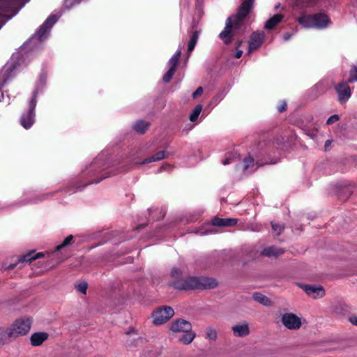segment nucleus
<instances>
[{
	"instance_id": "obj_19",
	"label": "nucleus",
	"mask_w": 357,
	"mask_h": 357,
	"mask_svg": "<svg viewBox=\"0 0 357 357\" xmlns=\"http://www.w3.org/2000/svg\"><path fill=\"white\" fill-rule=\"evenodd\" d=\"M232 331L237 337H245L250 333L248 325L246 324L235 325L232 327Z\"/></svg>"
},
{
	"instance_id": "obj_34",
	"label": "nucleus",
	"mask_w": 357,
	"mask_h": 357,
	"mask_svg": "<svg viewBox=\"0 0 357 357\" xmlns=\"http://www.w3.org/2000/svg\"><path fill=\"white\" fill-rule=\"evenodd\" d=\"M88 284L85 282L78 284L76 287L77 290L84 294H86Z\"/></svg>"
},
{
	"instance_id": "obj_31",
	"label": "nucleus",
	"mask_w": 357,
	"mask_h": 357,
	"mask_svg": "<svg viewBox=\"0 0 357 357\" xmlns=\"http://www.w3.org/2000/svg\"><path fill=\"white\" fill-rule=\"evenodd\" d=\"M271 227L272 229L276 232L278 236L280 235L284 229V225L283 224H278L273 222H271Z\"/></svg>"
},
{
	"instance_id": "obj_9",
	"label": "nucleus",
	"mask_w": 357,
	"mask_h": 357,
	"mask_svg": "<svg viewBox=\"0 0 357 357\" xmlns=\"http://www.w3.org/2000/svg\"><path fill=\"white\" fill-rule=\"evenodd\" d=\"M281 321L282 324L289 330H296L301 326V319L295 314L288 312L282 316Z\"/></svg>"
},
{
	"instance_id": "obj_28",
	"label": "nucleus",
	"mask_w": 357,
	"mask_h": 357,
	"mask_svg": "<svg viewBox=\"0 0 357 357\" xmlns=\"http://www.w3.org/2000/svg\"><path fill=\"white\" fill-rule=\"evenodd\" d=\"M202 110V105L199 104V105H197L195 106V107L194 108V109L192 110V112H191V114H190V120L192 121V122H194L195 121L198 116H199Z\"/></svg>"
},
{
	"instance_id": "obj_1",
	"label": "nucleus",
	"mask_w": 357,
	"mask_h": 357,
	"mask_svg": "<svg viewBox=\"0 0 357 357\" xmlns=\"http://www.w3.org/2000/svg\"><path fill=\"white\" fill-rule=\"evenodd\" d=\"M255 0H243L236 14L229 17L225 27L219 34V38L227 45L230 44L243 24L244 19L253 8Z\"/></svg>"
},
{
	"instance_id": "obj_37",
	"label": "nucleus",
	"mask_w": 357,
	"mask_h": 357,
	"mask_svg": "<svg viewBox=\"0 0 357 357\" xmlns=\"http://www.w3.org/2000/svg\"><path fill=\"white\" fill-rule=\"evenodd\" d=\"M340 119V116L339 115L337 114H333L332 116H331L326 121V123L328 125H331V124H333L335 122H337V121H339Z\"/></svg>"
},
{
	"instance_id": "obj_44",
	"label": "nucleus",
	"mask_w": 357,
	"mask_h": 357,
	"mask_svg": "<svg viewBox=\"0 0 357 357\" xmlns=\"http://www.w3.org/2000/svg\"><path fill=\"white\" fill-rule=\"evenodd\" d=\"M291 36H292V35H291V33H284V36H283V40H284V41H287V40H289L291 38Z\"/></svg>"
},
{
	"instance_id": "obj_38",
	"label": "nucleus",
	"mask_w": 357,
	"mask_h": 357,
	"mask_svg": "<svg viewBox=\"0 0 357 357\" xmlns=\"http://www.w3.org/2000/svg\"><path fill=\"white\" fill-rule=\"evenodd\" d=\"M287 107V102L285 101H282L281 105H280L278 107V110L279 112L282 113V112H284V111H286Z\"/></svg>"
},
{
	"instance_id": "obj_36",
	"label": "nucleus",
	"mask_w": 357,
	"mask_h": 357,
	"mask_svg": "<svg viewBox=\"0 0 357 357\" xmlns=\"http://www.w3.org/2000/svg\"><path fill=\"white\" fill-rule=\"evenodd\" d=\"M182 274V271L177 267H173L170 272V276L172 278H176Z\"/></svg>"
},
{
	"instance_id": "obj_15",
	"label": "nucleus",
	"mask_w": 357,
	"mask_h": 357,
	"mask_svg": "<svg viewBox=\"0 0 357 357\" xmlns=\"http://www.w3.org/2000/svg\"><path fill=\"white\" fill-rule=\"evenodd\" d=\"M49 334L46 332H37L31 335L30 341L32 346L37 347L41 345L48 339Z\"/></svg>"
},
{
	"instance_id": "obj_23",
	"label": "nucleus",
	"mask_w": 357,
	"mask_h": 357,
	"mask_svg": "<svg viewBox=\"0 0 357 357\" xmlns=\"http://www.w3.org/2000/svg\"><path fill=\"white\" fill-rule=\"evenodd\" d=\"M252 298L255 301L265 306L271 305L272 301H271V299L261 293H254L252 294Z\"/></svg>"
},
{
	"instance_id": "obj_4",
	"label": "nucleus",
	"mask_w": 357,
	"mask_h": 357,
	"mask_svg": "<svg viewBox=\"0 0 357 357\" xmlns=\"http://www.w3.org/2000/svg\"><path fill=\"white\" fill-rule=\"evenodd\" d=\"M297 21L305 28L317 29H324L331 23L329 17L324 13L303 15L299 17Z\"/></svg>"
},
{
	"instance_id": "obj_5",
	"label": "nucleus",
	"mask_w": 357,
	"mask_h": 357,
	"mask_svg": "<svg viewBox=\"0 0 357 357\" xmlns=\"http://www.w3.org/2000/svg\"><path fill=\"white\" fill-rule=\"evenodd\" d=\"M37 92L34 91L33 96L29 101V109L26 112L22 113L20 117V124L25 129H29L35 122V109L37 103Z\"/></svg>"
},
{
	"instance_id": "obj_40",
	"label": "nucleus",
	"mask_w": 357,
	"mask_h": 357,
	"mask_svg": "<svg viewBox=\"0 0 357 357\" xmlns=\"http://www.w3.org/2000/svg\"><path fill=\"white\" fill-rule=\"evenodd\" d=\"M71 0H66L65 1V3H64V7L69 10L70 8H71L73 7V6L74 5L73 3L70 2Z\"/></svg>"
},
{
	"instance_id": "obj_17",
	"label": "nucleus",
	"mask_w": 357,
	"mask_h": 357,
	"mask_svg": "<svg viewBox=\"0 0 357 357\" xmlns=\"http://www.w3.org/2000/svg\"><path fill=\"white\" fill-rule=\"evenodd\" d=\"M283 18L284 15L282 14L274 15L266 21L264 25V29L266 30H271L274 29L280 22H282Z\"/></svg>"
},
{
	"instance_id": "obj_46",
	"label": "nucleus",
	"mask_w": 357,
	"mask_h": 357,
	"mask_svg": "<svg viewBox=\"0 0 357 357\" xmlns=\"http://www.w3.org/2000/svg\"><path fill=\"white\" fill-rule=\"evenodd\" d=\"M169 167H170V166H169V165H168V164L162 165L160 167V169H159V170H158V172H162V171H163V170H166V169H167V168H169Z\"/></svg>"
},
{
	"instance_id": "obj_26",
	"label": "nucleus",
	"mask_w": 357,
	"mask_h": 357,
	"mask_svg": "<svg viewBox=\"0 0 357 357\" xmlns=\"http://www.w3.org/2000/svg\"><path fill=\"white\" fill-rule=\"evenodd\" d=\"M149 123L143 120H139L134 124L133 128L137 132L144 134L147 130V128L149 127Z\"/></svg>"
},
{
	"instance_id": "obj_7",
	"label": "nucleus",
	"mask_w": 357,
	"mask_h": 357,
	"mask_svg": "<svg viewBox=\"0 0 357 357\" xmlns=\"http://www.w3.org/2000/svg\"><path fill=\"white\" fill-rule=\"evenodd\" d=\"M174 314V310L172 307L162 306L153 313V322L156 326L161 325L169 320Z\"/></svg>"
},
{
	"instance_id": "obj_33",
	"label": "nucleus",
	"mask_w": 357,
	"mask_h": 357,
	"mask_svg": "<svg viewBox=\"0 0 357 357\" xmlns=\"http://www.w3.org/2000/svg\"><path fill=\"white\" fill-rule=\"evenodd\" d=\"M243 163H244L243 170L246 171L249 169V167L250 166L254 165V159L250 156L247 157L243 160Z\"/></svg>"
},
{
	"instance_id": "obj_25",
	"label": "nucleus",
	"mask_w": 357,
	"mask_h": 357,
	"mask_svg": "<svg viewBox=\"0 0 357 357\" xmlns=\"http://www.w3.org/2000/svg\"><path fill=\"white\" fill-rule=\"evenodd\" d=\"M199 32L198 31H195L192 32V36H190V39L188 42V54H190L193 50L195 49L196 44L197 43L199 38Z\"/></svg>"
},
{
	"instance_id": "obj_18",
	"label": "nucleus",
	"mask_w": 357,
	"mask_h": 357,
	"mask_svg": "<svg viewBox=\"0 0 357 357\" xmlns=\"http://www.w3.org/2000/svg\"><path fill=\"white\" fill-rule=\"evenodd\" d=\"M284 252L282 248H278L275 246H269L263 249L261 255L268 257H278Z\"/></svg>"
},
{
	"instance_id": "obj_21",
	"label": "nucleus",
	"mask_w": 357,
	"mask_h": 357,
	"mask_svg": "<svg viewBox=\"0 0 357 357\" xmlns=\"http://www.w3.org/2000/svg\"><path fill=\"white\" fill-rule=\"evenodd\" d=\"M47 196H48V195L45 194V195H42L40 196H37V197H33L32 199H29V200L24 199L17 203L13 204V206H24L28 204H36L39 202L44 200L45 199V197Z\"/></svg>"
},
{
	"instance_id": "obj_35",
	"label": "nucleus",
	"mask_w": 357,
	"mask_h": 357,
	"mask_svg": "<svg viewBox=\"0 0 357 357\" xmlns=\"http://www.w3.org/2000/svg\"><path fill=\"white\" fill-rule=\"evenodd\" d=\"M206 336L208 339L215 340L217 338V333L214 328H209L206 332Z\"/></svg>"
},
{
	"instance_id": "obj_27",
	"label": "nucleus",
	"mask_w": 357,
	"mask_h": 357,
	"mask_svg": "<svg viewBox=\"0 0 357 357\" xmlns=\"http://www.w3.org/2000/svg\"><path fill=\"white\" fill-rule=\"evenodd\" d=\"M183 334L179 337V341L184 344H190L195 339L196 335L192 331L190 332L183 333Z\"/></svg>"
},
{
	"instance_id": "obj_42",
	"label": "nucleus",
	"mask_w": 357,
	"mask_h": 357,
	"mask_svg": "<svg viewBox=\"0 0 357 357\" xmlns=\"http://www.w3.org/2000/svg\"><path fill=\"white\" fill-rule=\"evenodd\" d=\"M319 0H305V2L310 6L316 5L318 3Z\"/></svg>"
},
{
	"instance_id": "obj_13",
	"label": "nucleus",
	"mask_w": 357,
	"mask_h": 357,
	"mask_svg": "<svg viewBox=\"0 0 357 357\" xmlns=\"http://www.w3.org/2000/svg\"><path fill=\"white\" fill-rule=\"evenodd\" d=\"M303 290L313 298H321L325 295V290L321 286L305 285Z\"/></svg>"
},
{
	"instance_id": "obj_32",
	"label": "nucleus",
	"mask_w": 357,
	"mask_h": 357,
	"mask_svg": "<svg viewBox=\"0 0 357 357\" xmlns=\"http://www.w3.org/2000/svg\"><path fill=\"white\" fill-rule=\"evenodd\" d=\"M175 71L173 69H169L167 72L165 73L162 77V80L165 83H169L173 77Z\"/></svg>"
},
{
	"instance_id": "obj_2",
	"label": "nucleus",
	"mask_w": 357,
	"mask_h": 357,
	"mask_svg": "<svg viewBox=\"0 0 357 357\" xmlns=\"http://www.w3.org/2000/svg\"><path fill=\"white\" fill-rule=\"evenodd\" d=\"M103 155H99L89 166L86 167L84 174L89 176V180L83 185H79L73 190L70 187L67 191L70 193L75 192L77 190H82L85 186L91 183H98L102 179H105L111 175L116 174L118 171L114 170L110 166L104 162Z\"/></svg>"
},
{
	"instance_id": "obj_24",
	"label": "nucleus",
	"mask_w": 357,
	"mask_h": 357,
	"mask_svg": "<svg viewBox=\"0 0 357 357\" xmlns=\"http://www.w3.org/2000/svg\"><path fill=\"white\" fill-rule=\"evenodd\" d=\"M12 333L9 331L8 328H0V345L13 340L12 337Z\"/></svg>"
},
{
	"instance_id": "obj_20",
	"label": "nucleus",
	"mask_w": 357,
	"mask_h": 357,
	"mask_svg": "<svg viewBox=\"0 0 357 357\" xmlns=\"http://www.w3.org/2000/svg\"><path fill=\"white\" fill-rule=\"evenodd\" d=\"M181 50H182V47H179L178 50L169 59L168 63H167L168 66H169V69H173L174 71H176L179 59L181 58Z\"/></svg>"
},
{
	"instance_id": "obj_45",
	"label": "nucleus",
	"mask_w": 357,
	"mask_h": 357,
	"mask_svg": "<svg viewBox=\"0 0 357 357\" xmlns=\"http://www.w3.org/2000/svg\"><path fill=\"white\" fill-rule=\"evenodd\" d=\"M242 54H243V51H242V50H238V49H237V51H236V54H235L234 56H235V58H236V59H239L240 57H241Z\"/></svg>"
},
{
	"instance_id": "obj_11",
	"label": "nucleus",
	"mask_w": 357,
	"mask_h": 357,
	"mask_svg": "<svg viewBox=\"0 0 357 357\" xmlns=\"http://www.w3.org/2000/svg\"><path fill=\"white\" fill-rule=\"evenodd\" d=\"M170 330L174 333L190 332L192 330V325L190 322L183 319H179L172 324Z\"/></svg>"
},
{
	"instance_id": "obj_30",
	"label": "nucleus",
	"mask_w": 357,
	"mask_h": 357,
	"mask_svg": "<svg viewBox=\"0 0 357 357\" xmlns=\"http://www.w3.org/2000/svg\"><path fill=\"white\" fill-rule=\"evenodd\" d=\"M349 78L348 82L353 83L357 82V64L351 66L349 71Z\"/></svg>"
},
{
	"instance_id": "obj_50",
	"label": "nucleus",
	"mask_w": 357,
	"mask_h": 357,
	"mask_svg": "<svg viewBox=\"0 0 357 357\" xmlns=\"http://www.w3.org/2000/svg\"><path fill=\"white\" fill-rule=\"evenodd\" d=\"M145 226H146V225H145V224L140 225H139V226L137 227V229H140V228H144Z\"/></svg>"
},
{
	"instance_id": "obj_8",
	"label": "nucleus",
	"mask_w": 357,
	"mask_h": 357,
	"mask_svg": "<svg viewBox=\"0 0 357 357\" xmlns=\"http://www.w3.org/2000/svg\"><path fill=\"white\" fill-rule=\"evenodd\" d=\"M347 82H341L334 84V89L337 94V100L341 103L347 102L351 96V88Z\"/></svg>"
},
{
	"instance_id": "obj_3",
	"label": "nucleus",
	"mask_w": 357,
	"mask_h": 357,
	"mask_svg": "<svg viewBox=\"0 0 357 357\" xmlns=\"http://www.w3.org/2000/svg\"><path fill=\"white\" fill-rule=\"evenodd\" d=\"M169 285L177 290L211 289L218 286V282L213 278L189 276L176 279Z\"/></svg>"
},
{
	"instance_id": "obj_49",
	"label": "nucleus",
	"mask_w": 357,
	"mask_h": 357,
	"mask_svg": "<svg viewBox=\"0 0 357 357\" xmlns=\"http://www.w3.org/2000/svg\"><path fill=\"white\" fill-rule=\"evenodd\" d=\"M330 144H331V141L330 140H326V142H325V147L326 148Z\"/></svg>"
},
{
	"instance_id": "obj_10",
	"label": "nucleus",
	"mask_w": 357,
	"mask_h": 357,
	"mask_svg": "<svg viewBox=\"0 0 357 357\" xmlns=\"http://www.w3.org/2000/svg\"><path fill=\"white\" fill-rule=\"evenodd\" d=\"M58 17L54 15H50L45 21L40 26L37 30L36 35L38 39L42 41L46 38V33L52 28L54 24L56 22Z\"/></svg>"
},
{
	"instance_id": "obj_16",
	"label": "nucleus",
	"mask_w": 357,
	"mask_h": 357,
	"mask_svg": "<svg viewBox=\"0 0 357 357\" xmlns=\"http://www.w3.org/2000/svg\"><path fill=\"white\" fill-rule=\"evenodd\" d=\"M238 220L235 218H220L215 217L212 220V225L218 227H229L235 225Z\"/></svg>"
},
{
	"instance_id": "obj_48",
	"label": "nucleus",
	"mask_w": 357,
	"mask_h": 357,
	"mask_svg": "<svg viewBox=\"0 0 357 357\" xmlns=\"http://www.w3.org/2000/svg\"><path fill=\"white\" fill-rule=\"evenodd\" d=\"M17 266V264H10L8 267H7V269L8 270H12L13 268H15V267Z\"/></svg>"
},
{
	"instance_id": "obj_14",
	"label": "nucleus",
	"mask_w": 357,
	"mask_h": 357,
	"mask_svg": "<svg viewBox=\"0 0 357 357\" xmlns=\"http://www.w3.org/2000/svg\"><path fill=\"white\" fill-rule=\"evenodd\" d=\"M168 155H169V153L167 151H158L157 153H155L152 156L144 159L142 162H133V164L134 165H138V164L146 165V164L153 162H158V161H160L165 158H167L168 157Z\"/></svg>"
},
{
	"instance_id": "obj_29",
	"label": "nucleus",
	"mask_w": 357,
	"mask_h": 357,
	"mask_svg": "<svg viewBox=\"0 0 357 357\" xmlns=\"http://www.w3.org/2000/svg\"><path fill=\"white\" fill-rule=\"evenodd\" d=\"M73 239V235L68 236L61 244L58 245L55 248V251L58 252V251L61 250L62 248L71 244Z\"/></svg>"
},
{
	"instance_id": "obj_41",
	"label": "nucleus",
	"mask_w": 357,
	"mask_h": 357,
	"mask_svg": "<svg viewBox=\"0 0 357 357\" xmlns=\"http://www.w3.org/2000/svg\"><path fill=\"white\" fill-rule=\"evenodd\" d=\"M349 320L353 325L357 326V316H351L349 317Z\"/></svg>"
},
{
	"instance_id": "obj_22",
	"label": "nucleus",
	"mask_w": 357,
	"mask_h": 357,
	"mask_svg": "<svg viewBox=\"0 0 357 357\" xmlns=\"http://www.w3.org/2000/svg\"><path fill=\"white\" fill-rule=\"evenodd\" d=\"M44 255L42 252H38L36 255H34V252L32 251L25 255L20 257L18 261L19 263L31 262V261L41 258Z\"/></svg>"
},
{
	"instance_id": "obj_39",
	"label": "nucleus",
	"mask_w": 357,
	"mask_h": 357,
	"mask_svg": "<svg viewBox=\"0 0 357 357\" xmlns=\"http://www.w3.org/2000/svg\"><path fill=\"white\" fill-rule=\"evenodd\" d=\"M203 92L202 86L198 87L196 91L192 93V98L195 99L198 96L201 95Z\"/></svg>"
},
{
	"instance_id": "obj_12",
	"label": "nucleus",
	"mask_w": 357,
	"mask_h": 357,
	"mask_svg": "<svg viewBox=\"0 0 357 357\" xmlns=\"http://www.w3.org/2000/svg\"><path fill=\"white\" fill-rule=\"evenodd\" d=\"M265 34L264 31L253 32L250 36L249 42V51L248 53L252 52L253 50L258 49L262 44Z\"/></svg>"
},
{
	"instance_id": "obj_43",
	"label": "nucleus",
	"mask_w": 357,
	"mask_h": 357,
	"mask_svg": "<svg viewBox=\"0 0 357 357\" xmlns=\"http://www.w3.org/2000/svg\"><path fill=\"white\" fill-rule=\"evenodd\" d=\"M231 162V159L230 157L227 156V158L222 161V164L224 165H229Z\"/></svg>"
},
{
	"instance_id": "obj_47",
	"label": "nucleus",
	"mask_w": 357,
	"mask_h": 357,
	"mask_svg": "<svg viewBox=\"0 0 357 357\" xmlns=\"http://www.w3.org/2000/svg\"><path fill=\"white\" fill-rule=\"evenodd\" d=\"M242 43H243L242 40H238L236 43V48L238 49L241 46Z\"/></svg>"
},
{
	"instance_id": "obj_6",
	"label": "nucleus",
	"mask_w": 357,
	"mask_h": 357,
	"mask_svg": "<svg viewBox=\"0 0 357 357\" xmlns=\"http://www.w3.org/2000/svg\"><path fill=\"white\" fill-rule=\"evenodd\" d=\"M31 319L29 318L20 319L16 320L10 328H8L11 332L13 340L20 335H24L29 333L31 329Z\"/></svg>"
}]
</instances>
